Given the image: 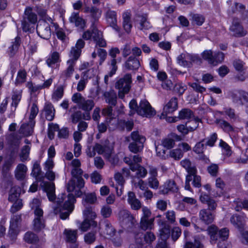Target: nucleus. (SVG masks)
Here are the masks:
<instances>
[{
  "instance_id": "55",
  "label": "nucleus",
  "mask_w": 248,
  "mask_h": 248,
  "mask_svg": "<svg viewBox=\"0 0 248 248\" xmlns=\"http://www.w3.org/2000/svg\"><path fill=\"white\" fill-rule=\"evenodd\" d=\"M26 76L27 73L25 70H19L18 72L17 78L15 83L17 84L19 83L24 82L25 81Z\"/></svg>"
},
{
  "instance_id": "47",
  "label": "nucleus",
  "mask_w": 248,
  "mask_h": 248,
  "mask_svg": "<svg viewBox=\"0 0 248 248\" xmlns=\"http://www.w3.org/2000/svg\"><path fill=\"white\" fill-rule=\"evenodd\" d=\"M91 29L93 33L92 38L94 41H95L97 38L98 39L102 36V32L97 29L95 24L94 23H92Z\"/></svg>"
},
{
  "instance_id": "3",
  "label": "nucleus",
  "mask_w": 248,
  "mask_h": 248,
  "mask_svg": "<svg viewBox=\"0 0 248 248\" xmlns=\"http://www.w3.org/2000/svg\"><path fill=\"white\" fill-rule=\"evenodd\" d=\"M131 138L132 142L128 145L129 151L134 154L140 153L144 147V143L146 140L144 136L139 134V131H134L131 133Z\"/></svg>"
},
{
  "instance_id": "15",
  "label": "nucleus",
  "mask_w": 248,
  "mask_h": 248,
  "mask_svg": "<svg viewBox=\"0 0 248 248\" xmlns=\"http://www.w3.org/2000/svg\"><path fill=\"white\" fill-rule=\"evenodd\" d=\"M21 221V215H13L11 217L8 233L11 237L14 238L17 235L16 229L18 227V223Z\"/></svg>"
},
{
  "instance_id": "58",
  "label": "nucleus",
  "mask_w": 248,
  "mask_h": 248,
  "mask_svg": "<svg viewBox=\"0 0 248 248\" xmlns=\"http://www.w3.org/2000/svg\"><path fill=\"white\" fill-rule=\"evenodd\" d=\"M162 144L164 147L168 149H170L173 147L175 144V141L172 139L166 138L162 140Z\"/></svg>"
},
{
  "instance_id": "42",
  "label": "nucleus",
  "mask_w": 248,
  "mask_h": 248,
  "mask_svg": "<svg viewBox=\"0 0 248 248\" xmlns=\"http://www.w3.org/2000/svg\"><path fill=\"white\" fill-rule=\"evenodd\" d=\"M21 95L20 93L17 92H13V94L12 96V106L14 107V109L12 108V111H15L16 109V108L17 107L18 103L21 100Z\"/></svg>"
},
{
  "instance_id": "53",
  "label": "nucleus",
  "mask_w": 248,
  "mask_h": 248,
  "mask_svg": "<svg viewBox=\"0 0 248 248\" xmlns=\"http://www.w3.org/2000/svg\"><path fill=\"white\" fill-rule=\"evenodd\" d=\"M112 214V209L108 205L103 206L101 210V214L104 218H108Z\"/></svg>"
},
{
  "instance_id": "56",
  "label": "nucleus",
  "mask_w": 248,
  "mask_h": 248,
  "mask_svg": "<svg viewBox=\"0 0 248 248\" xmlns=\"http://www.w3.org/2000/svg\"><path fill=\"white\" fill-rule=\"evenodd\" d=\"M34 24L31 23L26 20L23 19L22 20V28L24 32L31 31L32 28L33 27V25Z\"/></svg>"
},
{
  "instance_id": "1",
  "label": "nucleus",
  "mask_w": 248,
  "mask_h": 248,
  "mask_svg": "<svg viewBox=\"0 0 248 248\" xmlns=\"http://www.w3.org/2000/svg\"><path fill=\"white\" fill-rule=\"evenodd\" d=\"M64 199L58 198L57 206L54 207V213L55 214L60 213V217L62 219H65L68 217L69 215L72 212L74 209V203L76 201L75 196L73 194L68 195V199L62 206L61 203L63 202Z\"/></svg>"
},
{
  "instance_id": "10",
  "label": "nucleus",
  "mask_w": 248,
  "mask_h": 248,
  "mask_svg": "<svg viewBox=\"0 0 248 248\" xmlns=\"http://www.w3.org/2000/svg\"><path fill=\"white\" fill-rule=\"evenodd\" d=\"M105 17L107 22L114 30L119 32L120 28L117 25V14L115 11L108 10L106 14Z\"/></svg>"
},
{
  "instance_id": "61",
  "label": "nucleus",
  "mask_w": 248,
  "mask_h": 248,
  "mask_svg": "<svg viewBox=\"0 0 248 248\" xmlns=\"http://www.w3.org/2000/svg\"><path fill=\"white\" fill-rule=\"evenodd\" d=\"M224 60V54L220 51L214 52L212 62H222Z\"/></svg>"
},
{
  "instance_id": "39",
  "label": "nucleus",
  "mask_w": 248,
  "mask_h": 248,
  "mask_svg": "<svg viewBox=\"0 0 248 248\" xmlns=\"http://www.w3.org/2000/svg\"><path fill=\"white\" fill-rule=\"evenodd\" d=\"M33 222L34 230L36 232H40L45 227L43 218H35Z\"/></svg>"
},
{
  "instance_id": "50",
  "label": "nucleus",
  "mask_w": 248,
  "mask_h": 248,
  "mask_svg": "<svg viewBox=\"0 0 248 248\" xmlns=\"http://www.w3.org/2000/svg\"><path fill=\"white\" fill-rule=\"evenodd\" d=\"M140 26L139 27V29L140 30H148L151 28V26L150 23L147 21L146 17L144 16H140Z\"/></svg>"
},
{
  "instance_id": "23",
  "label": "nucleus",
  "mask_w": 248,
  "mask_h": 248,
  "mask_svg": "<svg viewBox=\"0 0 248 248\" xmlns=\"http://www.w3.org/2000/svg\"><path fill=\"white\" fill-rule=\"evenodd\" d=\"M200 218L205 224L211 223L214 218V215L207 209H202L200 212Z\"/></svg>"
},
{
  "instance_id": "52",
  "label": "nucleus",
  "mask_w": 248,
  "mask_h": 248,
  "mask_svg": "<svg viewBox=\"0 0 248 248\" xmlns=\"http://www.w3.org/2000/svg\"><path fill=\"white\" fill-rule=\"evenodd\" d=\"M186 89V86H183L182 83H176L173 88V91L181 96Z\"/></svg>"
},
{
  "instance_id": "16",
  "label": "nucleus",
  "mask_w": 248,
  "mask_h": 248,
  "mask_svg": "<svg viewBox=\"0 0 248 248\" xmlns=\"http://www.w3.org/2000/svg\"><path fill=\"white\" fill-rule=\"evenodd\" d=\"M35 124V121H30L28 123H24L20 126L18 130V133L22 134L25 137L31 135L33 132V128Z\"/></svg>"
},
{
  "instance_id": "33",
  "label": "nucleus",
  "mask_w": 248,
  "mask_h": 248,
  "mask_svg": "<svg viewBox=\"0 0 248 248\" xmlns=\"http://www.w3.org/2000/svg\"><path fill=\"white\" fill-rule=\"evenodd\" d=\"M64 233L66 236L67 242L75 243L76 241L77 237V230H65Z\"/></svg>"
},
{
  "instance_id": "57",
  "label": "nucleus",
  "mask_w": 248,
  "mask_h": 248,
  "mask_svg": "<svg viewBox=\"0 0 248 248\" xmlns=\"http://www.w3.org/2000/svg\"><path fill=\"white\" fill-rule=\"evenodd\" d=\"M63 95V87L59 86L52 94V98L58 100L61 98Z\"/></svg>"
},
{
  "instance_id": "64",
  "label": "nucleus",
  "mask_w": 248,
  "mask_h": 248,
  "mask_svg": "<svg viewBox=\"0 0 248 248\" xmlns=\"http://www.w3.org/2000/svg\"><path fill=\"white\" fill-rule=\"evenodd\" d=\"M218 167L217 164H212L207 168L208 172L213 176H216L218 172Z\"/></svg>"
},
{
  "instance_id": "9",
  "label": "nucleus",
  "mask_w": 248,
  "mask_h": 248,
  "mask_svg": "<svg viewBox=\"0 0 248 248\" xmlns=\"http://www.w3.org/2000/svg\"><path fill=\"white\" fill-rule=\"evenodd\" d=\"M230 30L233 33V35L236 37H243L247 33L238 18L233 19Z\"/></svg>"
},
{
  "instance_id": "32",
  "label": "nucleus",
  "mask_w": 248,
  "mask_h": 248,
  "mask_svg": "<svg viewBox=\"0 0 248 248\" xmlns=\"http://www.w3.org/2000/svg\"><path fill=\"white\" fill-rule=\"evenodd\" d=\"M94 106V102L92 99L85 100L79 105V108L84 111H91Z\"/></svg>"
},
{
  "instance_id": "22",
  "label": "nucleus",
  "mask_w": 248,
  "mask_h": 248,
  "mask_svg": "<svg viewBox=\"0 0 248 248\" xmlns=\"http://www.w3.org/2000/svg\"><path fill=\"white\" fill-rule=\"evenodd\" d=\"M122 17L123 28L127 33H129L132 28L131 20V14L127 11L123 13Z\"/></svg>"
},
{
  "instance_id": "28",
  "label": "nucleus",
  "mask_w": 248,
  "mask_h": 248,
  "mask_svg": "<svg viewBox=\"0 0 248 248\" xmlns=\"http://www.w3.org/2000/svg\"><path fill=\"white\" fill-rule=\"evenodd\" d=\"M107 103L111 106H115L117 104V95L114 91L106 92L103 94Z\"/></svg>"
},
{
  "instance_id": "41",
  "label": "nucleus",
  "mask_w": 248,
  "mask_h": 248,
  "mask_svg": "<svg viewBox=\"0 0 248 248\" xmlns=\"http://www.w3.org/2000/svg\"><path fill=\"white\" fill-rule=\"evenodd\" d=\"M84 205L85 207V209L83 212V214L86 218L94 219L96 217V215L94 212L93 211L92 206L85 204H84Z\"/></svg>"
},
{
  "instance_id": "30",
  "label": "nucleus",
  "mask_w": 248,
  "mask_h": 248,
  "mask_svg": "<svg viewBox=\"0 0 248 248\" xmlns=\"http://www.w3.org/2000/svg\"><path fill=\"white\" fill-rule=\"evenodd\" d=\"M20 195V189L16 186L12 187L9 192L8 200L9 202H13L17 200Z\"/></svg>"
},
{
  "instance_id": "49",
  "label": "nucleus",
  "mask_w": 248,
  "mask_h": 248,
  "mask_svg": "<svg viewBox=\"0 0 248 248\" xmlns=\"http://www.w3.org/2000/svg\"><path fill=\"white\" fill-rule=\"evenodd\" d=\"M105 231L107 235L110 236H113L115 235L116 230L108 220L105 221Z\"/></svg>"
},
{
  "instance_id": "7",
  "label": "nucleus",
  "mask_w": 248,
  "mask_h": 248,
  "mask_svg": "<svg viewBox=\"0 0 248 248\" xmlns=\"http://www.w3.org/2000/svg\"><path fill=\"white\" fill-rule=\"evenodd\" d=\"M138 114L142 116L150 118L156 114L155 110L145 99L141 100L139 106Z\"/></svg>"
},
{
  "instance_id": "45",
  "label": "nucleus",
  "mask_w": 248,
  "mask_h": 248,
  "mask_svg": "<svg viewBox=\"0 0 248 248\" xmlns=\"http://www.w3.org/2000/svg\"><path fill=\"white\" fill-rule=\"evenodd\" d=\"M96 231H92L86 233L84 236L85 242L88 244L93 243L96 240Z\"/></svg>"
},
{
  "instance_id": "63",
  "label": "nucleus",
  "mask_w": 248,
  "mask_h": 248,
  "mask_svg": "<svg viewBox=\"0 0 248 248\" xmlns=\"http://www.w3.org/2000/svg\"><path fill=\"white\" fill-rule=\"evenodd\" d=\"M28 48L30 53L31 54L37 51V43L34 40L31 39L30 38L29 44H28Z\"/></svg>"
},
{
  "instance_id": "20",
  "label": "nucleus",
  "mask_w": 248,
  "mask_h": 248,
  "mask_svg": "<svg viewBox=\"0 0 248 248\" xmlns=\"http://www.w3.org/2000/svg\"><path fill=\"white\" fill-rule=\"evenodd\" d=\"M160 229L159 230L160 236L162 241H167L170 237V227L165 221L160 223Z\"/></svg>"
},
{
  "instance_id": "51",
  "label": "nucleus",
  "mask_w": 248,
  "mask_h": 248,
  "mask_svg": "<svg viewBox=\"0 0 248 248\" xmlns=\"http://www.w3.org/2000/svg\"><path fill=\"white\" fill-rule=\"evenodd\" d=\"M214 53L211 50H205L202 53V56L204 60L209 62H212Z\"/></svg>"
},
{
  "instance_id": "43",
  "label": "nucleus",
  "mask_w": 248,
  "mask_h": 248,
  "mask_svg": "<svg viewBox=\"0 0 248 248\" xmlns=\"http://www.w3.org/2000/svg\"><path fill=\"white\" fill-rule=\"evenodd\" d=\"M30 149L29 145H25L22 147L19 154L21 161L24 162L27 160L30 154Z\"/></svg>"
},
{
  "instance_id": "62",
  "label": "nucleus",
  "mask_w": 248,
  "mask_h": 248,
  "mask_svg": "<svg viewBox=\"0 0 248 248\" xmlns=\"http://www.w3.org/2000/svg\"><path fill=\"white\" fill-rule=\"evenodd\" d=\"M72 122L74 124L77 123L82 119V113L81 111H77L71 115Z\"/></svg>"
},
{
  "instance_id": "24",
  "label": "nucleus",
  "mask_w": 248,
  "mask_h": 248,
  "mask_svg": "<svg viewBox=\"0 0 248 248\" xmlns=\"http://www.w3.org/2000/svg\"><path fill=\"white\" fill-rule=\"evenodd\" d=\"M31 175L34 177L38 182L43 181L45 178L44 173L41 171L40 165L37 162L33 164Z\"/></svg>"
},
{
  "instance_id": "38",
  "label": "nucleus",
  "mask_w": 248,
  "mask_h": 248,
  "mask_svg": "<svg viewBox=\"0 0 248 248\" xmlns=\"http://www.w3.org/2000/svg\"><path fill=\"white\" fill-rule=\"evenodd\" d=\"M193 112L189 108H183L179 113V118L180 119H188L193 116Z\"/></svg>"
},
{
  "instance_id": "54",
  "label": "nucleus",
  "mask_w": 248,
  "mask_h": 248,
  "mask_svg": "<svg viewBox=\"0 0 248 248\" xmlns=\"http://www.w3.org/2000/svg\"><path fill=\"white\" fill-rule=\"evenodd\" d=\"M205 139H203L200 142H198L193 148V151L197 154L202 153L205 146V144L203 143Z\"/></svg>"
},
{
  "instance_id": "2",
  "label": "nucleus",
  "mask_w": 248,
  "mask_h": 248,
  "mask_svg": "<svg viewBox=\"0 0 248 248\" xmlns=\"http://www.w3.org/2000/svg\"><path fill=\"white\" fill-rule=\"evenodd\" d=\"M95 149L97 150V153L99 155H103L105 158L112 165L115 166L118 164L119 158L116 155H112L114 148L110 146L109 141L108 139L105 140L103 144L96 143Z\"/></svg>"
},
{
  "instance_id": "4",
  "label": "nucleus",
  "mask_w": 248,
  "mask_h": 248,
  "mask_svg": "<svg viewBox=\"0 0 248 248\" xmlns=\"http://www.w3.org/2000/svg\"><path fill=\"white\" fill-rule=\"evenodd\" d=\"M210 235L211 241L216 242L218 240L222 241L227 240L229 237V230L227 228H224L220 230L215 225H212L208 227L207 230Z\"/></svg>"
},
{
  "instance_id": "37",
  "label": "nucleus",
  "mask_w": 248,
  "mask_h": 248,
  "mask_svg": "<svg viewBox=\"0 0 248 248\" xmlns=\"http://www.w3.org/2000/svg\"><path fill=\"white\" fill-rule=\"evenodd\" d=\"M180 164L187 171H190L191 173H193L195 171V170H197L195 166H191V162L188 159L182 160Z\"/></svg>"
},
{
  "instance_id": "26",
  "label": "nucleus",
  "mask_w": 248,
  "mask_h": 248,
  "mask_svg": "<svg viewBox=\"0 0 248 248\" xmlns=\"http://www.w3.org/2000/svg\"><path fill=\"white\" fill-rule=\"evenodd\" d=\"M177 187L174 181L168 180L164 184L163 189L159 191L160 194H167L169 191L175 192L177 191Z\"/></svg>"
},
{
  "instance_id": "25",
  "label": "nucleus",
  "mask_w": 248,
  "mask_h": 248,
  "mask_svg": "<svg viewBox=\"0 0 248 248\" xmlns=\"http://www.w3.org/2000/svg\"><path fill=\"white\" fill-rule=\"evenodd\" d=\"M247 92L244 91H237L231 93V96L232 101L236 104L240 105H243L244 103L242 101V98L245 100V96L246 95Z\"/></svg>"
},
{
  "instance_id": "17",
  "label": "nucleus",
  "mask_w": 248,
  "mask_h": 248,
  "mask_svg": "<svg viewBox=\"0 0 248 248\" xmlns=\"http://www.w3.org/2000/svg\"><path fill=\"white\" fill-rule=\"evenodd\" d=\"M21 44V38L17 36L11 42V45L8 47L7 53L9 57L12 58L17 53Z\"/></svg>"
},
{
  "instance_id": "48",
  "label": "nucleus",
  "mask_w": 248,
  "mask_h": 248,
  "mask_svg": "<svg viewBox=\"0 0 248 248\" xmlns=\"http://www.w3.org/2000/svg\"><path fill=\"white\" fill-rule=\"evenodd\" d=\"M170 155L175 160H179L183 157V153L180 149H173L170 152Z\"/></svg>"
},
{
  "instance_id": "40",
  "label": "nucleus",
  "mask_w": 248,
  "mask_h": 248,
  "mask_svg": "<svg viewBox=\"0 0 248 248\" xmlns=\"http://www.w3.org/2000/svg\"><path fill=\"white\" fill-rule=\"evenodd\" d=\"M143 241L145 244L151 245L155 240V236L153 232L148 231L143 234Z\"/></svg>"
},
{
  "instance_id": "13",
  "label": "nucleus",
  "mask_w": 248,
  "mask_h": 248,
  "mask_svg": "<svg viewBox=\"0 0 248 248\" xmlns=\"http://www.w3.org/2000/svg\"><path fill=\"white\" fill-rule=\"evenodd\" d=\"M69 21L74 24L75 27L80 30H83L86 27V21L79 16V13L73 12L69 17Z\"/></svg>"
},
{
  "instance_id": "14",
  "label": "nucleus",
  "mask_w": 248,
  "mask_h": 248,
  "mask_svg": "<svg viewBox=\"0 0 248 248\" xmlns=\"http://www.w3.org/2000/svg\"><path fill=\"white\" fill-rule=\"evenodd\" d=\"M230 221L239 232L244 231V228H245V220L243 216L236 214H234L231 217Z\"/></svg>"
},
{
  "instance_id": "29",
  "label": "nucleus",
  "mask_w": 248,
  "mask_h": 248,
  "mask_svg": "<svg viewBox=\"0 0 248 248\" xmlns=\"http://www.w3.org/2000/svg\"><path fill=\"white\" fill-rule=\"evenodd\" d=\"M43 110L45 112L46 118L49 121L53 120L55 116V109L53 105L50 104H46Z\"/></svg>"
},
{
  "instance_id": "44",
  "label": "nucleus",
  "mask_w": 248,
  "mask_h": 248,
  "mask_svg": "<svg viewBox=\"0 0 248 248\" xmlns=\"http://www.w3.org/2000/svg\"><path fill=\"white\" fill-rule=\"evenodd\" d=\"M84 203L86 205L88 204H93L97 201V198L94 193H88L85 195L83 198Z\"/></svg>"
},
{
  "instance_id": "11",
  "label": "nucleus",
  "mask_w": 248,
  "mask_h": 248,
  "mask_svg": "<svg viewBox=\"0 0 248 248\" xmlns=\"http://www.w3.org/2000/svg\"><path fill=\"white\" fill-rule=\"evenodd\" d=\"M178 99L176 97H173L170 100L167 105L164 107L163 111L160 117V119H164L168 113H171L177 109Z\"/></svg>"
},
{
  "instance_id": "36",
  "label": "nucleus",
  "mask_w": 248,
  "mask_h": 248,
  "mask_svg": "<svg viewBox=\"0 0 248 248\" xmlns=\"http://www.w3.org/2000/svg\"><path fill=\"white\" fill-rule=\"evenodd\" d=\"M205 21L204 17L200 14H195L191 16V22L193 24L201 26Z\"/></svg>"
},
{
  "instance_id": "5",
  "label": "nucleus",
  "mask_w": 248,
  "mask_h": 248,
  "mask_svg": "<svg viewBox=\"0 0 248 248\" xmlns=\"http://www.w3.org/2000/svg\"><path fill=\"white\" fill-rule=\"evenodd\" d=\"M131 83V75L130 74H127L115 83V88L119 90L118 96L120 98L123 99L124 97V94L129 92Z\"/></svg>"
},
{
  "instance_id": "59",
  "label": "nucleus",
  "mask_w": 248,
  "mask_h": 248,
  "mask_svg": "<svg viewBox=\"0 0 248 248\" xmlns=\"http://www.w3.org/2000/svg\"><path fill=\"white\" fill-rule=\"evenodd\" d=\"M38 108L37 107V106L36 104L33 103L32 105L31 109V113L29 117V121H35L34 120V118H35L36 116L38 113Z\"/></svg>"
},
{
  "instance_id": "19",
  "label": "nucleus",
  "mask_w": 248,
  "mask_h": 248,
  "mask_svg": "<svg viewBox=\"0 0 248 248\" xmlns=\"http://www.w3.org/2000/svg\"><path fill=\"white\" fill-rule=\"evenodd\" d=\"M77 179V183L76 180L74 178L71 179L67 186V189L68 192H72L74 191L76 186L78 189H81L84 186L85 182L82 177L76 178Z\"/></svg>"
},
{
  "instance_id": "6",
  "label": "nucleus",
  "mask_w": 248,
  "mask_h": 248,
  "mask_svg": "<svg viewBox=\"0 0 248 248\" xmlns=\"http://www.w3.org/2000/svg\"><path fill=\"white\" fill-rule=\"evenodd\" d=\"M36 31L38 35L44 39H49L51 35L50 25L44 20L39 21L36 27Z\"/></svg>"
},
{
  "instance_id": "21",
  "label": "nucleus",
  "mask_w": 248,
  "mask_h": 248,
  "mask_svg": "<svg viewBox=\"0 0 248 248\" xmlns=\"http://www.w3.org/2000/svg\"><path fill=\"white\" fill-rule=\"evenodd\" d=\"M44 190L46 192L50 201L53 202L56 199L55 186L53 183H45L44 184Z\"/></svg>"
},
{
  "instance_id": "60",
  "label": "nucleus",
  "mask_w": 248,
  "mask_h": 248,
  "mask_svg": "<svg viewBox=\"0 0 248 248\" xmlns=\"http://www.w3.org/2000/svg\"><path fill=\"white\" fill-rule=\"evenodd\" d=\"M85 98L82 96L81 93H74L72 97V100L75 103H77L78 106L80 105L84 101Z\"/></svg>"
},
{
  "instance_id": "35",
  "label": "nucleus",
  "mask_w": 248,
  "mask_h": 248,
  "mask_svg": "<svg viewBox=\"0 0 248 248\" xmlns=\"http://www.w3.org/2000/svg\"><path fill=\"white\" fill-rule=\"evenodd\" d=\"M218 124H219L221 128L227 133H230L234 131V128L228 122L223 120H217Z\"/></svg>"
},
{
  "instance_id": "34",
  "label": "nucleus",
  "mask_w": 248,
  "mask_h": 248,
  "mask_svg": "<svg viewBox=\"0 0 248 248\" xmlns=\"http://www.w3.org/2000/svg\"><path fill=\"white\" fill-rule=\"evenodd\" d=\"M25 241L30 244H35L39 241L38 236L30 232H26L24 236Z\"/></svg>"
},
{
  "instance_id": "27",
  "label": "nucleus",
  "mask_w": 248,
  "mask_h": 248,
  "mask_svg": "<svg viewBox=\"0 0 248 248\" xmlns=\"http://www.w3.org/2000/svg\"><path fill=\"white\" fill-rule=\"evenodd\" d=\"M23 19L35 24L37 20L36 14L32 12V9L30 7L26 8Z\"/></svg>"
},
{
  "instance_id": "18",
  "label": "nucleus",
  "mask_w": 248,
  "mask_h": 248,
  "mask_svg": "<svg viewBox=\"0 0 248 248\" xmlns=\"http://www.w3.org/2000/svg\"><path fill=\"white\" fill-rule=\"evenodd\" d=\"M84 12L90 14L92 18V23L94 24L98 20L101 15V11L99 8L94 6L86 7L84 9Z\"/></svg>"
},
{
  "instance_id": "31",
  "label": "nucleus",
  "mask_w": 248,
  "mask_h": 248,
  "mask_svg": "<svg viewBox=\"0 0 248 248\" xmlns=\"http://www.w3.org/2000/svg\"><path fill=\"white\" fill-rule=\"evenodd\" d=\"M131 170L133 171L137 170L136 174L138 178L144 177L147 173V170L139 164H135L131 168Z\"/></svg>"
},
{
  "instance_id": "46",
  "label": "nucleus",
  "mask_w": 248,
  "mask_h": 248,
  "mask_svg": "<svg viewBox=\"0 0 248 248\" xmlns=\"http://www.w3.org/2000/svg\"><path fill=\"white\" fill-rule=\"evenodd\" d=\"M13 203L10 209V212L14 214L21 209L23 207L22 200V199H18L17 200L14 202Z\"/></svg>"
},
{
  "instance_id": "8",
  "label": "nucleus",
  "mask_w": 248,
  "mask_h": 248,
  "mask_svg": "<svg viewBox=\"0 0 248 248\" xmlns=\"http://www.w3.org/2000/svg\"><path fill=\"white\" fill-rule=\"evenodd\" d=\"M85 42L82 39H78L75 45L71 48L69 54V59L67 62H75L78 60L81 49L84 47Z\"/></svg>"
},
{
  "instance_id": "12",
  "label": "nucleus",
  "mask_w": 248,
  "mask_h": 248,
  "mask_svg": "<svg viewBox=\"0 0 248 248\" xmlns=\"http://www.w3.org/2000/svg\"><path fill=\"white\" fill-rule=\"evenodd\" d=\"M191 122L194 123V127H191V125H187L186 124V125L180 124L177 126L178 130L184 135H186L189 131L192 132L195 130L198 127L199 123L202 122V120L198 117H196L192 119Z\"/></svg>"
}]
</instances>
